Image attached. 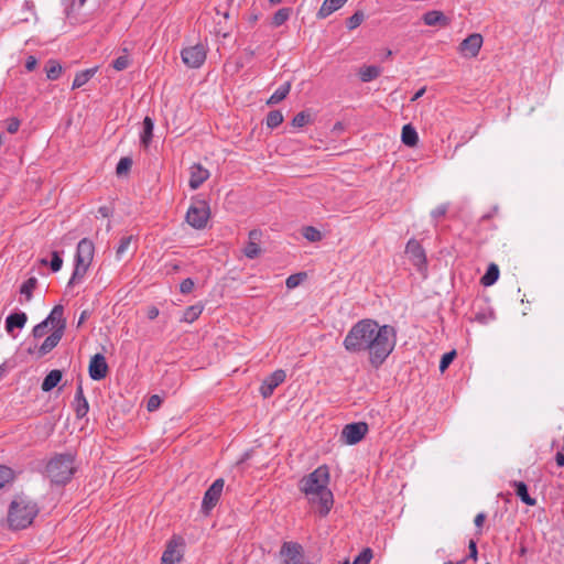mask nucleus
Here are the masks:
<instances>
[{
	"mask_svg": "<svg viewBox=\"0 0 564 564\" xmlns=\"http://www.w3.org/2000/svg\"><path fill=\"white\" fill-rule=\"evenodd\" d=\"M26 322H28V316L24 312L11 313L6 318L4 328L8 334H10L14 337L13 330L15 328L22 329L25 326Z\"/></svg>",
	"mask_w": 564,
	"mask_h": 564,
	"instance_id": "obj_19",
	"label": "nucleus"
},
{
	"mask_svg": "<svg viewBox=\"0 0 564 564\" xmlns=\"http://www.w3.org/2000/svg\"><path fill=\"white\" fill-rule=\"evenodd\" d=\"M94 252V242L88 238H83L78 242L75 254V267L68 281V286H72L83 280L89 265L91 264Z\"/></svg>",
	"mask_w": 564,
	"mask_h": 564,
	"instance_id": "obj_5",
	"label": "nucleus"
},
{
	"mask_svg": "<svg viewBox=\"0 0 564 564\" xmlns=\"http://www.w3.org/2000/svg\"><path fill=\"white\" fill-rule=\"evenodd\" d=\"M348 0H324L321 6L317 18L325 19L330 15L333 12L340 9Z\"/></svg>",
	"mask_w": 564,
	"mask_h": 564,
	"instance_id": "obj_24",
	"label": "nucleus"
},
{
	"mask_svg": "<svg viewBox=\"0 0 564 564\" xmlns=\"http://www.w3.org/2000/svg\"><path fill=\"white\" fill-rule=\"evenodd\" d=\"M555 462L558 467H563L564 466V453H561V452L556 453Z\"/></svg>",
	"mask_w": 564,
	"mask_h": 564,
	"instance_id": "obj_58",
	"label": "nucleus"
},
{
	"mask_svg": "<svg viewBox=\"0 0 564 564\" xmlns=\"http://www.w3.org/2000/svg\"><path fill=\"white\" fill-rule=\"evenodd\" d=\"M329 470L326 465L317 467L314 471L300 480V489L312 503H318V514L326 517L334 503L332 491L328 489Z\"/></svg>",
	"mask_w": 564,
	"mask_h": 564,
	"instance_id": "obj_2",
	"label": "nucleus"
},
{
	"mask_svg": "<svg viewBox=\"0 0 564 564\" xmlns=\"http://www.w3.org/2000/svg\"><path fill=\"white\" fill-rule=\"evenodd\" d=\"M40 512L37 503L30 497L17 495L8 509V524L13 530H22L33 523Z\"/></svg>",
	"mask_w": 564,
	"mask_h": 564,
	"instance_id": "obj_3",
	"label": "nucleus"
},
{
	"mask_svg": "<svg viewBox=\"0 0 564 564\" xmlns=\"http://www.w3.org/2000/svg\"><path fill=\"white\" fill-rule=\"evenodd\" d=\"M62 65L56 59H48L45 65L46 77L50 80H56L62 74Z\"/></svg>",
	"mask_w": 564,
	"mask_h": 564,
	"instance_id": "obj_34",
	"label": "nucleus"
},
{
	"mask_svg": "<svg viewBox=\"0 0 564 564\" xmlns=\"http://www.w3.org/2000/svg\"><path fill=\"white\" fill-rule=\"evenodd\" d=\"M109 367L102 354H96L90 358L88 366L89 377L95 381H100L107 377Z\"/></svg>",
	"mask_w": 564,
	"mask_h": 564,
	"instance_id": "obj_15",
	"label": "nucleus"
},
{
	"mask_svg": "<svg viewBox=\"0 0 564 564\" xmlns=\"http://www.w3.org/2000/svg\"><path fill=\"white\" fill-rule=\"evenodd\" d=\"M98 213L101 214L102 217H108L109 208L107 206H101L99 207Z\"/></svg>",
	"mask_w": 564,
	"mask_h": 564,
	"instance_id": "obj_62",
	"label": "nucleus"
},
{
	"mask_svg": "<svg viewBox=\"0 0 564 564\" xmlns=\"http://www.w3.org/2000/svg\"><path fill=\"white\" fill-rule=\"evenodd\" d=\"M204 306L202 304H195L188 306L183 314L182 322L193 323L196 321L200 314L203 313Z\"/></svg>",
	"mask_w": 564,
	"mask_h": 564,
	"instance_id": "obj_35",
	"label": "nucleus"
},
{
	"mask_svg": "<svg viewBox=\"0 0 564 564\" xmlns=\"http://www.w3.org/2000/svg\"><path fill=\"white\" fill-rule=\"evenodd\" d=\"M159 308L156 306H150L147 311V316L149 319H154L159 316Z\"/></svg>",
	"mask_w": 564,
	"mask_h": 564,
	"instance_id": "obj_57",
	"label": "nucleus"
},
{
	"mask_svg": "<svg viewBox=\"0 0 564 564\" xmlns=\"http://www.w3.org/2000/svg\"><path fill=\"white\" fill-rule=\"evenodd\" d=\"M225 486V480L223 478L216 479L209 488L205 491L203 501H202V511L205 514H208L209 511L216 507L218 503L223 489Z\"/></svg>",
	"mask_w": 564,
	"mask_h": 564,
	"instance_id": "obj_10",
	"label": "nucleus"
},
{
	"mask_svg": "<svg viewBox=\"0 0 564 564\" xmlns=\"http://www.w3.org/2000/svg\"><path fill=\"white\" fill-rule=\"evenodd\" d=\"M368 430L369 427L366 422L349 423L341 431V440L345 444L355 445L365 437Z\"/></svg>",
	"mask_w": 564,
	"mask_h": 564,
	"instance_id": "obj_12",
	"label": "nucleus"
},
{
	"mask_svg": "<svg viewBox=\"0 0 564 564\" xmlns=\"http://www.w3.org/2000/svg\"><path fill=\"white\" fill-rule=\"evenodd\" d=\"M425 93V88H421L420 90H417L414 96L411 98L412 101H415L417 100L419 98H421L423 96V94Z\"/></svg>",
	"mask_w": 564,
	"mask_h": 564,
	"instance_id": "obj_61",
	"label": "nucleus"
},
{
	"mask_svg": "<svg viewBox=\"0 0 564 564\" xmlns=\"http://www.w3.org/2000/svg\"><path fill=\"white\" fill-rule=\"evenodd\" d=\"M12 470L7 466H0V489L11 480Z\"/></svg>",
	"mask_w": 564,
	"mask_h": 564,
	"instance_id": "obj_48",
	"label": "nucleus"
},
{
	"mask_svg": "<svg viewBox=\"0 0 564 564\" xmlns=\"http://www.w3.org/2000/svg\"><path fill=\"white\" fill-rule=\"evenodd\" d=\"M496 318L494 308L485 301L477 300L471 306L470 322H476L480 325H487Z\"/></svg>",
	"mask_w": 564,
	"mask_h": 564,
	"instance_id": "obj_9",
	"label": "nucleus"
},
{
	"mask_svg": "<svg viewBox=\"0 0 564 564\" xmlns=\"http://www.w3.org/2000/svg\"><path fill=\"white\" fill-rule=\"evenodd\" d=\"M422 20L427 26H447L448 18L440 10H431L423 14Z\"/></svg>",
	"mask_w": 564,
	"mask_h": 564,
	"instance_id": "obj_21",
	"label": "nucleus"
},
{
	"mask_svg": "<svg viewBox=\"0 0 564 564\" xmlns=\"http://www.w3.org/2000/svg\"><path fill=\"white\" fill-rule=\"evenodd\" d=\"M286 378V373L282 369L273 371L261 383L260 393L263 398L272 395L274 389L279 387Z\"/></svg>",
	"mask_w": 564,
	"mask_h": 564,
	"instance_id": "obj_16",
	"label": "nucleus"
},
{
	"mask_svg": "<svg viewBox=\"0 0 564 564\" xmlns=\"http://www.w3.org/2000/svg\"><path fill=\"white\" fill-rule=\"evenodd\" d=\"M290 90H291V83L290 82L284 83L270 96V98L267 100V105L272 106V105L279 104L280 101H282L283 99L286 98Z\"/></svg>",
	"mask_w": 564,
	"mask_h": 564,
	"instance_id": "obj_29",
	"label": "nucleus"
},
{
	"mask_svg": "<svg viewBox=\"0 0 564 564\" xmlns=\"http://www.w3.org/2000/svg\"><path fill=\"white\" fill-rule=\"evenodd\" d=\"M209 217V204L205 199H195L188 207L185 218L194 229H204Z\"/></svg>",
	"mask_w": 564,
	"mask_h": 564,
	"instance_id": "obj_6",
	"label": "nucleus"
},
{
	"mask_svg": "<svg viewBox=\"0 0 564 564\" xmlns=\"http://www.w3.org/2000/svg\"><path fill=\"white\" fill-rule=\"evenodd\" d=\"M512 487L514 488L516 495L527 506L533 507L536 505V499L532 498L528 492V486L523 481H513Z\"/></svg>",
	"mask_w": 564,
	"mask_h": 564,
	"instance_id": "obj_25",
	"label": "nucleus"
},
{
	"mask_svg": "<svg viewBox=\"0 0 564 564\" xmlns=\"http://www.w3.org/2000/svg\"><path fill=\"white\" fill-rule=\"evenodd\" d=\"M63 372L58 369L51 370L42 381L41 389L44 392L52 391L61 382Z\"/></svg>",
	"mask_w": 564,
	"mask_h": 564,
	"instance_id": "obj_23",
	"label": "nucleus"
},
{
	"mask_svg": "<svg viewBox=\"0 0 564 564\" xmlns=\"http://www.w3.org/2000/svg\"><path fill=\"white\" fill-rule=\"evenodd\" d=\"M64 335V326L56 327L51 335H48L39 348V356L43 357L51 352L61 341Z\"/></svg>",
	"mask_w": 564,
	"mask_h": 564,
	"instance_id": "obj_18",
	"label": "nucleus"
},
{
	"mask_svg": "<svg viewBox=\"0 0 564 564\" xmlns=\"http://www.w3.org/2000/svg\"><path fill=\"white\" fill-rule=\"evenodd\" d=\"M97 72V67L88 68L78 72L73 80L72 89H77L84 86Z\"/></svg>",
	"mask_w": 564,
	"mask_h": 564,
	"instance_id": "obj_31",
	"label": "nucleus"
},
{
	"mask_svg": "<svg viewBox=\"0 0 564 564\" xmlns=\"http://www.w3.org/2000/svg\"><path fill=\"white\" fill-rule=\"evenodd\" d=\"M37 285V279L35 276L29 278L20 286V294L25 296V302H30L33 297V291Z\"/></svg>",
	"mask_w": 564,
	"mask_h": 564,
	"instance_id": "obj_33",
	"label": "nucleus"
},
{
	"mask_svg": "<svg viewBox=\"0 0 564 564\" xmlns=\"http://www.w3.org/2000/svg\"><path fill=\"white\" fill-rule=\"evenodd\" d=\"M129 65H130V59L127 55L118 56L112 62V67L118 72L126 69Z\"/></svg>",
	"mask_w": 564,
	"mask_h": 564,
	"instance_id": "obj_47",
	"label": "nucleus"
},
{
	"mask_svg": "<svg viewBox=\"0 0 564 564\" xmlns=\"http://www.w3.org/2000/svg\"><path fill=\"white\" fill-rule=\"evenodd\" d=\"M162 403V399L158 394H153L148 399L147 409L150 412H153L160 408Z\"/></svg>",
	"mask_w": 564,
	"mask_h": 564,
	"instance_id": "obj_49",
	"label": "nucleus"
},
{
	"mask_svg": "<svg viewBox=\"0 0 564 564\" xmlns=\"http://www.w3.org/2000/svg\"><path fill=\"white\" fill-rule=\"evenodd\" d=\"M48 324H52L54 328L64 326L66 328V321L64 318V307L62 305H55L48 316L45 318Z\"/></svg>",
	"mask_w": 564,
	"mask_h": 564,
	"instance_id": "obj_26",
	"label": "nucleus"
},
{
	"mask_svg": "<svg viewBox=\"0 0 564 564\" xmlns=\"http://www.w3.org/2000/svg\"><path fill=\"white\" fill-rule=\"evenodd\" d=\"M20 128V120L18 118H10L7 121V131L9 133H15Z\"/></svg>",
	"mask_w": 564,
	"mask_h": 564,
	"instance_id": "obj_53",
	"label": "nucleus"
},
{
	"mask_svg": "<svg viewBox=\"0 0 564 564\" xmlns=\"http://www.w3.org/2000/svg\"><path fill=\"white\" fill-rule=\"evenodd\" d=\"M132 236H124L120 239L119 241V246L117 247V250H116V256L118 259H121L123 253L128 250V248L130 247V243L132 241Z\"/></svg>",
	"mask_w": 564,
	"mask_h": 564,
	"instance_id": "obj_45",
	"label": "nucleus"
},
{
	"mask_svg": "<svg viewBox=\"0 0 564 564\" xmlns=\"http://www.w3.org/2000/svg\"><path fill=\"white\" fill-rule=\"evenodd\" d=\"M499 278V268L496 263H490L486 270V273L481 276L480 283L484 286H490L497 282Z\"/></svg>",
	"mask_w": 564,
	"mask_h": 564,
	"instance_id": "obj_30",
	"label": "nucleus"
},
{
	"mask_svg": "<svg viewBox=\"0 0 564 564\" xmlns=\"http://www.w3.org/2000/svg\"><path fill=\"white\" fill-rule=\"evenodd\" d=\"M74 410L77 419H83L89 411V403L84 395L82 383L77 386L75 398H74Z\"/></svg>",
	"mask_w": 564,
	"mask_h": 564,
	"instance_id": "obj_20",
	"label": "nucleus"
},
{
	"mask_svg": "<svg viewBox=\"0 0 564 564\" xmlns=\"http://www.w3.org/2000/svg\"><path fill=\"white\" fill-rule=\"evenodd\" d=\"M76 473L75 455L72 453L55 454L45 466V475L53 485L65 486Z\"/></svg>",
	"mask_w": 564,
	"mask_h": 564,
	"instance_id": "obj_4",
	"label": "nucleus"
},
{
	"mask_svg": "<svg viewBox=\"0 0 564 564\" xmlns=\"http://www.w3.org/2000/svg\"><path fill=\"white\" fill-rule=\"evenodd\" d=\"M41 263L44 264V265L50 264L51 270L53 272H57V271L61 270V268L63 265V259H62L61 253L58 251H53L52 252L51 261L48 262L46 259H42Z\"/></svg>",
	"mask_w": 564,
	"mask_h": 564,
	"instance_id": "obj_39",
	"label": "nucleus"
},
{
	"mask_svg": "<svg viewBox=\"0 0 564 564\" xmlns=\"http://www.w3.org/2000/svg\"><path fill=\"white\" fill-rule=\"evenodd\" d=\"M485 520H486V514L484 512H479L478 514H476V517L474 519L475 527L477 528L476 533L479 535L482 533L481 528L484 525Z\"/></svg>",
	"mask_w": 564,
	"mask_h": 564,
	"instance_id": "obj_54",
	"label": "nucleus"
},
{
	"mask_svg": "<svg viewBox=\"0 0 564 564\" xmlns=\"http://www.w3.org/2000/svg\"><path fill=\"white\" fill-rule=\"evenodd\" d=\"M456 357V350L453 349L448 352H445L442 358H441V361H440V371L441 372H444L448 367L449 365L453 362V360L455 359Z\"/></svg>",
	"mask_w": 564,
	"mask_h": 564,
	"instance_id": "obj_44",
	"label": "nucleus"
},
{
	"mask_svg": "<svg viewBox=\"0 0 564 564\" xmlns=\"http://www.w3.org/2000/svg\"><path fill=\"white\" fill-rule=\"evenodd\" d=\"M401 140L408 147H415L419 142V134L410 123L404 124L401 132Z\"/></svg>",
	"mask_w": 564,
	"mask_h": 564,
	"instance_id": "obj_27",
	"label": "nucleus"
},
{
	"mask_svg": "<svg viewBox=\"0 0 564 564\" xmlns=\"http://www.w3.org/2000/svg\"><path fill=\"white\" fill-rule=\"evenodd\" d=\"M528 553V547L524 545V544H520V549H519V555L520 556H525Z\"/></svg>",
	"mask_w": 564,
	"mask_h": 564,
	"instance_id": "obj_63",
	"label": "nucleus"
},
{
	"mask_svg": "<svg viewBox=\"0 0 564 564\" xmlns=\"http://www.w3.org/2000/svg\"><path fill=\"white\" fill-rule=\"evenodd\" d=\"M482 35L479 33H471L462 41L458 46L459 53L465 57H476L482 46Z\"/></svg>",
	"mask_w": 564,
	"mask_h": 564,
	"instance_id": "obj_13",
	"label": "nucleus"
},
{
	"mask_svg": "<svg viewBox=\"0 0 564 564\" xmlns=\"http://www.w3.org/2000/svg\"><path fill=\"white\" fill-rule=\"evenodd\" d=\"M468 550H469V553L468 555L465 557L466 560L467 558H471L474 561L477 560V556H478V551H477V543L476 541L474 540H470L469 543H468Z\"/></svg>",
	"mask_w": 564,
	"mask_h": 564,
	"instance_id": "obj_55",
	"label": "nucleus"
},
{
	"mask_svg": "<svg viewBox=\"0 0 564 564\" xmlns=\"http://www.w3.org/2000/svg\"><path fill=\"white\" fill-rule=\"evenodd\" d=\"M47 325H48V323L45 319L42 321L41 323H39L37 325H35L32 330L34 338L43 337L46 334Z\"/></svg>",
	"mask_w": 564,
	"mask_h": 564,
	"instance_id": "obj_50",
	"label": "nucleus"
},
{
	"mask_svg": "<svg viewBox=\"0 0 564 564\" xmlns=\"http://www.w3.org/2000/svg\"><path fill=\"white\" fill-rule=\"evenodd\" d=\"M405 253L417 271L425 274L427 271V259L422 245L414 238L410 239L405 247Z\"/></svg>",
	"mask_w": 564,
	"mask_h": 564,
	"instance_id": "obj_7",
	"label": "nucleus"
},
{
	"mask_svg": "<svg viewBox=\"0 0 564 564\" xmlns=\"http://www.w3.org/2000/svg\"><path fill=\"white\" fill-rule=\"evenodd\" d=\"M283 122V115L280 110H271L265 118V124L269 129H274Z\"/></svg>",
	"mask_w": 564,
	"mask_h": 564,
	"instance_id": "obj_37",
	"label": "nucleus"
},
{
	"mask_svg": "<svg viewBox=\"0 0 564 564\" xmlns=\"http://www.w3.org/2000/svg\"><path fill=\"white\" fill-rule=\"evenodd\" d=\"M260 237H261V232L258 230H251L249 232V242L247 243V246L243 249V253L247 258L254 259L260 254L261 249H260L259 245L256 242L257 240L260 239Z\"/></svg>",
	"mask_w": 564,
	"mask_h": 564,
	"instance_id": "obj_22",
	"label": "nucleus"
},
{
	"mask_svg": "<svg viewBox=\"0 0 564 564\" xmlns=\"http://www.w3.org/2000/svg\"><path fill=\"white\" fill-rule=\"evenodd\" d=\"M397 344V330L391 325H379L371 318L355 323L343 340L345 350L349 354H368V361L375 368H380L392 354Z\"/></svg>",
	"mask_w": 564,
	"mask_h": 564,
	"instance_id": "obj_1",
	"label": "nucleus"
},
{
	"mask_svg": "<svg viewBox=\"0 0 564 564\" xmlns=\"http://www.w3.org/2000/svg\"><path fill=\"white\" fill-rule=\"evenodd\" d=\"M36 66H37V59L32 55L28 56V58L25 61L26 70L32 72L36 68Z\"/></svg>",
	"mask_w": 564,
	"mask_h": 564,
	"instance_id": "obj_56",
	"label": "nucleus"
},
{
	"mask_svg": "<svg viewBox=\"0 0 564 564\" xmlns=\"http://www.w3.org/2000/svg\"><path fill=\"white\" fill-rule=\"evenodd\" d=\"M372 558V550L369 547L364 549L358 556L354 560L352 564H369Z\"/></svg>",
	"mask_w": 564,
	"mask_h": 564,
	"instance_id": "obj_46",
	"label": "nucleus"
},
{
	"mask_svg": "<svg viewBox=\"0 0 564 564\" xmlns=\"http://www.w3.org/2000/svg\"><path fill=\"white\" fill-rule=\"evenodd\" d=\"M194 281L191 278L184 279L180 284V292L183 294H188L194 289Z\"/></svg>",
	"mask_w": 564,
	"mask_h": 564,
	"instance_id": "obj_52",
	"label": "nucleus"
},
{
	"mask_svg": "<svg viewBox=\"0 0 564 564\" xmlns=\"http://www.w3.org/2000/svg\"><path fill=\"white\" fill-rule=\"evenodd\" d=\"M132 166V159L129 156L121 158L117 164L116 173L118 176L127 175Z\"/></svg>",
	"mask_w": 564,
	"mask_h": 564,
	"instance_id": "obj_40",
	"label": "nucleus"
},
{
	"mask_svg": "<svg viewBox=\"0 0 564 564\" xmlns=\"http://www.w3.org/2000/svg\"><path fill=\"white\" fill-rule=\"evenodd\" d=\"M183 545V540L177 536H173L166 544V547L161 557V564H177L183 557V553L180 547Z\"/></svg>",
	"mask_w": 564,
	"mask_h": 564,
	"instance_id": "obj_14",
	"label": "nucleus"
},
{
	"mask_svg": "<svg viewBox=\"0 0 564 564\" xmlns=\"http://www.w3.org/2000/svg\"><path fill=\"white\" fill-rule=\"evenodd\" d=\"M302 235L306 240H308L311 242L321 241L323 238L322 232L313 226L304 227L302 230Z\"/></svg>",
	"mask_w": 564,
	"mask_h": 564,
	"instance_id": "obj_38",
	"label": "nucleus"
},
{
	"mask_svg": "<svg viewBox=\"0 0 564 564\" xmlns=\"http://www.w3.org/2000/svg\"><path fill=\"white\" fill-rule=\"evenodd\" d=\"M209 171L199 163H194L189 167V181L188 185L192 189H197L200 185L208 180Z\"/></svg>",
	"mask_w": 564,
	"mask_h": 564,
	"instance_id": "obj_17",
	"label": "nucleus"
},
{
	"mask_svg": "<svg viewBox=\"0 0 564 564\" xmlns=\"http://www.w3.org/2000/svg\"><path fill=\"white\" fill-rule=\"evenodd\" d=\"M447 209H448V204H442V205H438L437 207H435L432 212H431V217L435 220L440 219L441 217L445 216V214L447 213Z\"/></svg>",
	"mask_w": 564,
	"mask_h": 564,
	"instance_id": "obj_51",
	"label": "nucleus"
},
{
	"mask_svg": "<svg viewBox=\"0 0 564 564\" xmlns=\"http://www.w3.org/2000/svg\"><path fill=\"white\" fill-rule=\"evenodd\" d=\"M281 564H311L304 561L303 547L297 542H284L280 550Z\"/></svg>",
	"mask_w": 564,
	"mask_h": 564,
	"instance_id": "obj_8",
	"label": "nucleus"
},
{
	"mask_svg": "<svg viewBox=\"0 0 564 564\" xmlns=\"http://www.w3.org/2000/svg\"><path fill=\"white\" fill-rule=\"evenodd\" d=\"M305 278H306V273L305 272H300V273L291 274L285 280V285L290 290L295 289L296 286H299L302 283V281Z\"/></svg>",
	"mask_w": 564,
	"mask_h": 564,
	"instance_id": "obj_43",
	"label": "nucleus"
},
{
	"mask_svg": "<svg viewBox=\"0 0 564 564\" xmlns=\"http://www.w3.org/2000/svg\"><path fill=\"white\" fill-rule=\"evenodd\" d=\"M497 212H498V207H497V206H495V207L492 208V210H491L490 213H488V214H485V215L481 217V219H480V220H481V221H486V220L490 219L491 217H494V216L497 214Z\"/></svg>",
	"mask_w": 564,
	"mask_h": 564,
	"instance_id": "obj_59",
	"label": "nucleus"
},
{
	"mask_svg": "<svg viewBox=\"0 0 564 564\" xmlns=\"http://www.w3.org/2000/svg\"><path fill=\"white\" fill-rule=\"evenodd\" d=\"M465 562H466V558H463V560H460V561H458V562L447 561V562H445L444 564H464Z\"/></svg>",
	"mask_w": 564,
	"mask_h": 564,
	"instance_id": "obj_64",
	"label": "nucleus"
},
{
	"mask_svg": "<svg viewBox=\"0 0 564 564\" xmlns=\"http://www.w3.org/2000/svg\"><path fill=\"white\" fill-rule=\"evenodd\" d=\"M291 13H292V9L291 8H281V9H279L273 14L271 24L273 26H275V28L281 26L283 23H285L289 20Z\"/></svg>",
	"mask_w": 564,
	"mask_h": 564,
	"instance_id": "obj_36",
	"label": "nucleus"
},
{
	"mask_svg": "<svg viewBox=\"0 0 564 564\" xmlns=\"http://www.w3.org/2000/svg\"><path fill=\"white\" fill-rule=\"evenodd\" d=\"M154 122L150 117H145L143 120V131L141 133V143L147 148L152 141Z\"/></svg>",
	"mask_w": 564,
	"mask_h": 564,
	"instance_id": "obj_32",
	"label": "nucleus"
},
{
	"mask_svg": "<svg viewBox=\"0 0 564 564\" xmlns=\"http://www.w3.org/2000/svg\"><path fill=\"white\" fill-rule=\"evenodd\" d=\"M365 19V14L362 11H356L351 17H349L346 21V26L348 30H355L358 28Z\"/></svg>",
	"mask_w": 564,
	"mask_h": 564,
	"instance_id": "obj_41",
	"label": "nucleus"
},
{
	"mask_svg": "<svg viewBox=\"0 0 564 564\" xmlns=\"http://www.w3.org/2000/svg\"><path fill=\"white\" fill-rule=\"evenodd\" d=\"M311 122V115L307 111H300L292 120V126L295 128H302Z\"/></svg>",
	"mask_w": 564,
	"mask_h": 564,
	"instance_id": "obj_42",
	"label": "nucleus"
},
{
	"mask_svg": "<svg viewBox=\"0 0 564 564\" xmlns=\"http://www.w3.org/2000/svg\"><path fill=\"white\" fill-rule=\"evenodd\" d=\"M183 63L191 68L200 67L206 59V50L203 44H196L182 50Z\"/></svg>",
	"mask_w": 564,
	"mask_h": 564,
	"instance_id": "obj_11",
	"label": "nucleus"
},
{
	"mask_svg": "<svg viewBox=\"0 0 564 564\" xmlns=\"http://www.w3.org/2000/svg\"><path fill=\"white\" fill-rule=\"evenodd\" d=\"M88 316H89L88 311H83L78 318L77 326H80L82 324H84V322L88 318Z\"/></svg>",
	"mask_w": 564,
	"mask_h": 564,
	"instance_id": "obj_60",
	"label": "nucleus"
},
{
	"mask_svg": "<svg viewBox=\"0 0 564 564\" xmlns=\"http://www.w3.org/2000/svg\"><path fill=\"white\" fill-rule=\"evenodd\" d=\"M381 74V68L376 65L364 66L359 69V78L362 83H369L378 78Z\"/></svg>",
	"mask_w": 564,
	"mask_h": 564,
	"instance_id": "obj_28",
	"label": "nucleus"
}]
</instances>
